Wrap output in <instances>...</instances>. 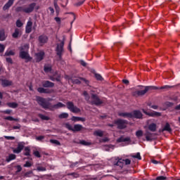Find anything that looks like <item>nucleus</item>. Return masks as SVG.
<instances>
[{"mask_svg": "<svg viewBox=\"0 0 180 180\" xmlns=\"http://www.w3.org/2000/svg\"><path fill=\"white\" fill-rule=\"evenodd\" d=\"M36 101L37 102L38 105L41 106L45 110H51L54 111L56 109H60V108H65V104L58 102L57 104L51 105V103L47 100V98L37 96Z\"/></svg>", "mask_w": 180, "mask_h": 180, "instance_id": "f257e3e1", "label": "nucleus"}, {"mask_svg": "<svg viewBox=\"0 0 180 180\" xmlns=\"http://www.w3.org/2000/svg\"><path fill=\"white\" fill-rule=\"evenodd\" d=\"M141 87V89H143V88H144L143 90H136L135 91H134L132 93L133 96H134L135 98H139V96H144V94L146 92H148V91H153V90H156V89H169L171 88H172V86H169V85H165L160 87H157V86H139Z\"/></svg>", "mask_w": 180, "mask_h": 180, "instance_id": "f03ea898", "label": "nucleus"}, {"mask_svg": "<svg viewBox=\"0 0 180 180\" xmlns=\"http://www.w3.org/2000/svg\"><path fill=\"white\" fill-rule=\"evenodd\" d=\"M65 127L68 129V130H70V131H73V133H78L84 130V127L79 124H75L72 127V125L70 123H65Z\"/></svg>", "mask_w": 180, "mask_h": 180, "instance_id": "7ed1b4c3", "label": "nucleus"}, {"mask_svg": "<svg viewBox=\"0 0 180 180\" xmlns=\"http://www.w3.org/2000/svg\"><path fill=\"white\" fill-rule=\"evenodd\" d=\"M19 57L22 58V60H25V63H29L33 60V58L31 57L29 52L23 50V47H21L20 49Z\"/></svg>", "mask_w": 180, "mask_h": 180, "instance_id": "20e7f679", "label": "nucleus"}, {"mask_svg": "<svg viewBox=\"0 0 180 180\" xmlns=\"http://www.w3.org/2000/svg\"><path fill=\"white\" fill-rule=\"evenodd\" d=\"M91 101L90 102L91 105H95L96 106H101V105L103 104V101L99 98L95 94H91Z\"/></svg>", "mask_w": 180, "mask_h": 180, "instance_id": "39448f33", "label": "nucleus"}, {"mask_svg": "<svg viewBox=\"0 0 180 180\" xmlns=\"http://www.w3.org/2000/svg\"><path fill=\"white\" fill-rule=\"evenodd\" d=\"M114 123L117 125V129L123 130L127 127L129 122L126 120L118 119L115 120Z\"/></svg>", "mask_w": 180, "mask_h": 180, "instance_id": "423d86ee", "label": "nucleus"}, {"mask_svg": "<svg viewBox=\"0 0 180 180\" xmlns=\"http://www.w3.org/2000/svg\"><path fill=\"white\" fill-rule=\"evenodd\" d=\"M67 109L71 111L72 113H79L81 112V109L74 105L72 101H68L66 103Z\"/></svg>", "mask_w": 180, "mask_h": 180, "instance_id": "0eeeda50", "label": "nucleus"}, {"mask_svg": "<svg viewBox=\"0 0 180 180\" xmlns=\"http://www.w3.org/2000/svg\"><path fill=\"white\" fill-rule=\"evenodd\" d=\"M34 8H36V3H32L28 6H24L25 13H32V12L34 11Z\"/></svg>", "mask_w": 180, "mask_h": 180, "instance_id": "6e6552de", "label": "nucleus"}, {"mask_svg": "<svg viewBox=\"0 0 180 180\" xmlns=\"http://www.w3.org/2000/svg\"><path fill=\"white\" fill-rule=\"evenodd\" d=\"M56 54L58 56L59 60L63 59V53L64 51V46H56Z\"/></svg>", "mask_w": 180, "mask_h": 180, "instance_id": "1a4fd4ad", "label": "nucleus"}, {"mask_svg": "<svg viewBox=\"0 0 180 180\" xmlns=\"http://www.w3.org/2000/svg\"><path fill=\"white\" fill-rule=\"evenodd\" d=\"M44 52L40 51L35 53V61L36 63H40L44 58Z\"/></svg>", "mask_w": 180, "mask_h": 180, "instance_id": "9d476101", "label": "nucleus"}, {"mask_svg": "<svg viewBox=\"0 0 180 180\" xmlns=\"http://www.w3.org/2000/svg\"><path fill=\"white\" fill-rule=\"evenodd\" d=\"M132 119H143V113L139 110H135L132 112Z\"/></svg>", "mask_w": 180, "mask_h": 180, "instance_id": "9b49d317", "label": "nucleus"}, {"mask_svg": "<svg viewBox=\"0 0 180 180\" xmlns=\"http://www.w3.org/2000/svg\"><path fill=\"white\" fill-rule=\"evenodd\" d=\"M0 82H1V85L4 88H6V86H12V81L6 79H0Z\"/></svg>", "mask_w": 180, "mask_h": 180, "instance_id": "f8f14e48", "label": "nucleus"}, {"mask_svg": "<svg viewBox=\"0 0 180 180\" xmlns=\"http://www.w3.org/2000/svg\"><path fill=\"white\" fill-rule=\"evenodd\" d=\"M23 148H25V145H23L22 143H19L17 148L15 149H13V152L15 154H20V153H22Z\"/></svg>", "mask_w": 180, "mask_h": 180, "instance_id": "ddd939ff", "label": "nucleus"}, {"mask_svg": "<svg viewBox=\"0 0 180 180\" xmlns=\"http://www.w3.org/2000/svg\"><path fill=\"white\" fill-rule=\"evenodd\" d=\"M22 36V30L19 28H15L14 32L12 34L13 39H19Z\"/></svg>", "mask_w": 180, "mask_h": 180, "instance_id": "4468645a", "label": "nucleus"}, {"mask_svg": "<svg viewBox=\"0 0 180 180\" xmlns=\"http://www.w3.org/2000/svg\"><path fill=\"white\" fill-rule=\"evenodd\" d=\"M42 86L44 88H54V83L49 80H46L42 82Z\"/></svg>", "mask_w": 180, "mask_h": 180, "instance_id": "2eb2a0df", "label": "nucleus"}, {"mask_svg": "<svg viewBox=\"0 0 180 180\" xmlns=\"http://www.w3.org/2000/svg\"><path fill=\"white\" fill-rule=\"evenodd\" d=\"M38 40L39 43L45 44V43H47V41H49V37L46 35L42 34L39 37Z\"/></svg>", "mask_w": 180, "mask_h": 180, "instance_id": "dca6fc26", "label": "nucleus"}, {"mask_svg": "<svg viewBox=\"0 0 180 180\" xmlns=\"http://www.w3.org/2000/svg\"><path fill=\"white\" fill-rule=\"evenodd\" d=\"M118 116H120L121 117H128L129 119H133L132 112H119Z\"/></svg>", "mask_w": 180, "mask_h": 180, "instance_id": "f3484780", "label": "nucleus"}, {"mask_svg": "<svg viewBox=\"0 0 180 180\" xmlns=\"http://www.w3.org/2000/svg\"><path fill=\"white\" fill-rule=\"evenodd\" d=\"M144 136H146V141H153V136H154V134L150 132L149 131H146Z\"/></svg>", "mask_w": 180, "mask_h": 180, "instance_id": "a211bd4d", "label": "nucleus"}, {"mask_svg": "<svg viewBox=\"0 0 180 180\" xmlns=\"http://www.w3.org/2000/svg\"><path fill=\"white\" fill-rule=\"evenodd\" d=\"M15 0H8V1L4 6L3 11H8L9 8L13 5Z\"/></svg>", "mask_w": 180, "mask_h": 180, "instance_id": "6ab92c4d", "label": "nucleus"}, {"mask_svg": "<svg viewBox=\"0 0 180 180\" xmlns=\"http://www.w3.org/2000/svg\"><path fill=\"white\" fill-rule=\"evenodd\" d=\"M32 26H33V22L32 21H28L25 27V33H32Z\"/></svg>", "mask_w": 180, "mask_h": 180, "instance_id": "aec40b11", "label": "nucleus"}, {"mask_svg": "<svg viewBox=\"0 0 180 180\" xmlns=\"http://www.w3.org/2000/svg\"><path fill=\"white\" fill-rule=\"evenodd\" d=\"M37 91L39 94H51V90H50L49 89H44L43 87H39L37 89Z\"/></svg>", "mask_w": 180, "mask_h": 180, "instance_id": "412c9836", "label": "nucleus"}, {"mask_svg": "<svg viewBox=\"0 0 180 180\" xmlns=\"http://www.w3.org/2000/svg\"><path fill=\"white\" fill-rule=\"evenodd\" d=\"M162 131H168V133H172V129L171 128V125L169 123L167 122L162 129Z\"/></svg>", "mask_w": 180, "mask_h": 180, "instance_id": "4be33fe9", "label": "nucleus"}, {"mask_svg": "<svg viewBox=\"0 0 180 180\" xmlns=\"http://www.w3.org/2000/svg\"><path fill=\"white\" fill-rule=\"evenodd\" d=\"M130 137L124 138L121 136L117 139V143H126V141H130Z\"/></svg>", "mask_w": 180, "mask_h": 180, "instance_id": "5701e85b", "label": "nucleus"}, {"mask_svg": "<svg viewBox=\"0 0 180 180\" xmlns=\"http://www.w3.org/2000/svg\"><path fill=\"white\" fill-rule=\"evenodd\" d=\"M148 130L150 131H157V124L155 123H151L148 127Z\"/></svg>", "mask_w": 180, "mask_h": 180, "instance_id": "b1692460", "label": "nucleus"}, {"mask_svg": "<svg viewBox=\"0 0 180 180\" xmlns=\"http://www.w3.org/2000/svg\"><path fill=\"white\" fill-rule=\"evenodd\" d=\"M72 122H85V118L81 117L72 116L71 118Z\"/></svg>", "mask_w": 180, "mask_h": 180, "instance_id": "393cba45", "label": "nucleus"}, {"mask_svg": "<svg viewBox=\"0 0 180 180\" xmlns=\"http://www.w3.org/2000/svg\"><path fill=\"white\" fill-rule=\"evenodd\" d=\"M150 117H160L161 116V112L157 111H152L149 114Z\"/></svg>", "mask_w": 180, "mask_h": 180, "instance_id": "a878e982", "label": "nucleus"}, {"mask_svg": "<svg viewBox=\"0 0 180 180\" xmlns=\"http://www.w3.org/2000/svg\"><path fill=\"white\" fill-rule=\"evenodd\" d=\"M13 160H16V155L10 154L8 157L6 159V162H11Z\"/></svg>", "mask_w": 180, "mask_h": 180, "instance_id": "bb28decb", "label": "nucleus"}, {"mask_svg": "<svg viewBox=\"0 0 180 180\" xmlns=\"http://www.w3.org/2000/svg\"><path fill=\"white\" fill-rule=\"evenodd\" d=\"M7 106H8V108H11L12 109H16V108H18L19 105L18 104V103L12 102L7 103Z\"/></svg>", "mask_w": 180, "mask_h": 180, "instance_id": "cd10ccee", "label": "nucleus"}, {"mask_svg": "<svg viewBox=\"0 0 180 180\" xmlns=\"http://www.w3.org/2000/svg\"><path fill=\"white\" fill-rule=\"evenodd\" d=\"M5 39H6V35H5V30H1L0 31V40L1 41H4V40H5Z\"/></svg>", "mask_w": 180, "mask_h": 180, "instance_id": "c85d7f7f", "label": "nucleus"}, {"mask_svg": "<svg viewBox=\"0 0 180 180\" xmlns=\"http://www.w3.org/2000/svg\"><path fill=\"white\" fill-rule=\"evenodd\" d=\"M24 150H25L24 155H25L26 157H30V148L28 146H26Z\"/></svg>", "mask_w": 180, "mask_h": 180, "instance_id": "c756f323", "label": "nucleus"}, {"mask_svg": "<svg viewBox=\"0 0 180 180\" xmlns=\"http://www.w3.org/2000/svg\"><path fill=\"white\" fill-rule=\"evenodd\" d=\"M114 165H116L117 167H120V168H122L124 165L123 160L120 159L117 162L114 164Z\"/></svg>", "mask_w": 180, "mask_h": 180, "instance_id": "7c9ffc66", "label": "nucleus"}, {"mask_svg": "<svg viewBox=\"0 0 180 180\" xmlns=\"http://www.w3.org/2000/svg\"><path fill=\"white\" fill-rule=\"evenodd\" d=\"M68 112H62L58 115V117L59 119H68Z\"/></svg>", "mask_w": 180, "mask_h": 180, "instance_id": "2f4dec72", "label": "nucleus"}, {"mask_svg": "<svg viewBox=\"0 0 180 180\" xmlns=\"http://www.w3.org/2000/svg\"><path fill=\"white\" fill-rule=\"evenodd\" d=\"M38 117L41 119V120H50V117L49 116H46L43 114H39Z\"/></svg>", "mask_w": 180, "mask_h": 180, "instance_id": "473e14b6", "label": "nucleus"}, {"mask_svg": "<svg viewBox=\"0 0 180 180\" xmlns=\"http://www.w3.org/2000/svg\"><path fill=\"white\" fill-rule=\"evenodd\" d=\"M4 56H6V57H9V56H15V52L12 50L6 51Z\"/></svg>", "mask_w": 180, "mask_h": 180, "instance_id": "72a5a7b5", "label": "nucleus"}, {"mask_svg": "<svg viewBox=\"0 0 180 180\" xmlns=\"http://www.w3.org/2000/svg\"><path fill=\"white\" fill-rule=\"evenodd\" d=\"M5 120H9L10 122H18V119L17 118H13V117H11V116H8V117H6L5 118Z\"/></svg>", "mask_w": 180, "mask_h": 180, "instance_id": "f704fd0d", "label": "nucleus"}, {"mask_svg": "<svg viewBox=\"0 0 180 180\" xmlns=\"http://www.w3.org/2000/svg\"><path fill=\"white\" fill-rule=\"evenodd\" d=\"M54 6H55L56 12L57 15H58V13H60V6H58V4H57L56 1H54Z\"/></svg>", "mask_w": 180, "mask_h": 180, "instance_id": "c9c22d12", "label": "nucleus"}, {"mask_svg": "<svg viewBox=\"0 0 180 180\" xmlns=\"http://www.w3.org/2000/svg\"><path fill=\"white\" fill-rule=\"evenodd\" d=\"M79 144H82V146H91V142L86 141L84 140L79 141Z\"/></svg>", "mask_w": 180, "mask_h": 180, "instance_id": "e433bc0d", "label": "nucleus"}, {"mask_svg": "<svg viewBox=\"0 0 180 180\" xmlns=\"http://www.w3.org/2000/svg\"><path fill=\"white\" fill-rule=\"evenodd\" d=\"M37 171H38V172H44V171H47V169L44 167L39 166L37 167Z\"/></svg>", "mask_w": 180, "mask_h": 180, "instance_id": "4c0bfd02", "label": "nucleus"}, {"mask_svg": "<svg viewBox=\"0 0 180 180\" xmlns=\"http://www.w3.org/2000/svg\"><path fill=\"white\" fill-rule=\"evenodd\" d=\"M50 143H51L52 144H56V146H61V143L56 139H51Z\"/></svg>", "mask_w": 180, "mask_h": 180, "instance_id": "58836bf2", "label": "nucleus"}, {"mask_svg": "<svg viewBox=\"0 0 180 180\" xmlns=\"http://www.w3.org/2000/svg\"><path fill=\"white\" fill-rule=\"evenodd\" d=\"M15 11L16 12H23L25 13V6L17 7Z\"/></svg>", "mask_w": 180, "mask_h": 180, "instance_id": "ea45409f", "label": "nucleus"}, {"mask_svg": "<svg viewBox=\"0 0 180 180\" xmlns=\"http://www.w3.org/2000/svg\"><path fill=\"white\" fill-rule=\"evenodd\" d=\"M51 70H52L51 66H44V71L45 72H51Z\"/></svg>", "mask_w": 180, "mask_h": 180, "instance_id": "a19ab883", "label": "nucleus"}, {"mask_svg": "<svg viewBox=\"0 0 180 180\" xmlns=\"http://www.w3.org/2000/svg\"><path fill=\"white\" fill-rule=\"evenodd\" d=\"M33 154L35 157H37V158H41V155H40V152H39V150L34 151Z\"/></svg>", "mask_w": 180, "mask_h": 180, "instance_id": "79ce46f5", "label": "nucleus"}, {"mask_svg": "<svg viewBox=\"0 0 180 180\" xmlns=\"http://www.w3.org/2000/svg\"><path fill=\"white\" fill-rule=\"evenodd\" d=\"M15 168H16V171H15V174H19V172H20L22 171V166L20 165H17V166H15Z\"/></svg>", "mask_w": 180, "mask_h": 180, "instance_id": "37998d69", "label": "nucleus"}, {"mask_svg": "<svg viewBox=\"0 0 180 180\" xmlns=\"http://www.w3.org/2000/svg\"><path fill=\"white\" fill-rule=\"evenodd\" d=\"M15 24L17 27H22V26H23V22L20 21V20H18Z\"/></svg>", "mask_w": 180, "mask_h": 180, "instance_id": "c03bdc74", "label": "nucleus"}, {"mask_svg": "<svg viewBox=\"0 0 180 180\" xmlns=\"http://www.w3.org/2000/svg\"><path fill=\"white\" fill-rule=\"evenodd\" d=\"M96 136H98V137H103V132L102 131H96L95 132Z\"/></svg>", "mask_w": 180, "mask_h": 180, "instance_id": "a18cd8bd", "label": "nucleus"}, {"mask_svg": "<svg viewBox=\"0 0 180 180\" xmlns=\"http://www.w3.org/2000/svg\"><path fill=\"white\" fill-rule=\"evenodd\" d=\"M73 84H76V85H79L81 84V80L79 79H73L72 80Z\"/></svg>", "mask_w": 180, "mask_h": 180, "instance_id": "49530a36", "label": "nucleus"}, {"mask_svg": "<svg viewBox=\"0 0 180 180\" xmlns=\"http://www.w3.org/2000/svg\"><path fill=\"white\" fill-rule=\"evenodd\" d=\"M136 137H142L143 131L141 130L136 131Z\"/></svg>", "mask_w": 180, "mask_h": 180, "instance_id": "de8ad7c7", "label": "nucleus"}, {"mask_svg": "<svg viewBox=\"0 0 180 180\" xmlns=\"http://www.w3.org/2000/svg\"><path fill=\"white\" fill-rule=\"evenodd\" d=\"M122 162L124 163L125 162V165H130V164H131V160H130L129 159L122 160Z\"/></svg>", "mask_w": 180, "mask_h": 180, "instance_id": "09e8293b", "label": "nucleus"}, {"mask_svg": "<svg viewBox=\"0 0 180 180\" xmlns=\"http://www.w3.org/2000/svg\"><path fill=\"white\" fill-rule=\"evenodd\" d=\"M95 77L98 81H102V79H103L102 76L98 73L95 74Z\"/></svg>", "mask_w": 180, "mask_h": 180, "instance_id": "8fccbe9b", "label": "nucleus"}, {"mask_svg": "<svg viewBox=\"0 0 180 180\" xmlns=\"http://www.w3.org/2000/svg\"><path fill=\"white\" fill-rule=\"evenodd\" d=\"M23 167H25V168H30V167H32V163H30L29 161H27Z\"/></svg>", "mask_w": 180, "mask_h": 180, "instance_id": "3c124183", "label": "nucleus"}, {"mask_svg": "<svg viewBox=\"0 0 180 180\" xmlns=\"http://www.w3.org/2000/svg\"><path fill=\"white\" fill-rule=\"evenodd\" d=\"M32 174H33V171L27 172L25 174V176H26L27 178H30V175H32Z\"/></svg>", "mask_w": 180, "mask_h": 180, "instance_id": "603ef678", "label": "nucleus"}, {"mask_svg": "<svg viewBox=\"0 0 180 180\" xmlns=\"http://www.w3.org/2000/svg\"><path fill=\"white\" fill-rule=\"evenodd\" d=\"M133 158H136L137 160H141V155L140 153H137L136 155L133 156Z\"/></svg>", "mask_w": 180, "mask_h": 180, "instance_id": "864d4df0", "label": "nucleus"}, {"mask_svg": "<svg viewBox=\"0 0 180 180\" xmlns=\"http://www.w3.org/2000/svg\"><path fill=\"white\" fill-rule=\"evenodd\" d=\"M156 180H167V176H159L156 177Z\"/></svg>", "mask_w": 180, "mask_h": 180, "instance_id": "5fc2aeb1", "label": "nucleus"}, {"mask_svg": "<svg viewBox=\"0 0 180 180\" xmlns=\"http://www.w3.org/2000/svg\"><path fill=\"white\" fill-rule=\"evenodd\" d=\"M6 63H8V64H13V60L11 58H6Z\"/></svg>", "mask_w": 180, "mask_h": 180, "instance_id": "6e6d98bb", "label": "nucleus"}, {"mask_svg": "<svg viewBox=\"0 0 180 180\" xmlns=\"http://www.w3.org/2000/svg\"><path fill=\"white\" fill-rule=\"evenodd\" d=\"M36 140H37V141H41L42 140H44V136H37Z\"/></svg>", "mask_w": 180, "mask_h": 180, "instance_id": "4d7b16f0", "label": "nucleus"}, {"mask_svg": "<svg viewBox=\"0 0 180 180\" xmlns=\"http://www.w3.org/2000/svg\"><path fill=\"white\" fill-rule=\"evenodd\" d=\"M79 79H81V81H84L85 82L86 85H89V81L86 80L85 78L84 77H79Z\"/></svg>", "mask_w": 180, "mask_h": 180, "instance_id": "13d9d810", "label": "nucleus"}, {"mask_svg": "<svg viewBox=\"0 0 180 180\" xmlns=\"http://www.w3.org/2000/svg\"><path fill=\"white\" fill-rule=\"evenodd\" d=\"M4 139L6 140H15V136H4Z\"/></svg>", "mask_w": 180, "mask_h": 180, "instance_id": "bf43d9fd", "label": "nucleus"}, {"mask_svg": "<svg viewBox=\"0 0 180 180\" xmlns=\"http://www.w3.org/2000/svg\"><path fill=\"white\" fill-rule=\"evenodd\" d=\"M86 0H83L82 1H79L76 4V6H81V5H83L84 2H85Z\"/></svg>", "mask_w": 180, "mask_h": 180, "instance_id": "052dcab7", "label": "nucleus"}, {"mask_svg": "<svg viewBox=\"0 0 180 180\" xmlns=\"http://www.w3.org/2000/svg\"><path fill=\"white\" fill-rule=\"evenodd\" d=\"M68 175H71L72 176H74V178H78V176H79V175L77 173H70Z\"/></svg>", "mask_w": 180, "mask_h": 180, "instance_id": "680f3d73", "label": "nucleus"}, {"mask_svg": "<svg viewBox=\"0 0 180 180\" xmlns=\"http://www.w3.org/2000/svg\"><path fill=\"white\" fill-rule=\"evenodd\" d=\"M79 63L81 64V65H82V67L86 66V63L84 62L83 60H79Z\"/></svg>", "mask_w": 180, "mask_h": 180, "instance_id": "e2e57ef3", "label": "nucleus"}, {"mask_svg": "<svg viewBox=\"0 0 180 180\" xmlns=\"http://www.w3.org/2000/svg\"><path fill=\"white\" fill-rule=\"evenodd\" d=\"M4 113L6 115H11V113H12V110H6L4 111Z\"/></svg>", "mask_w": 180, "mask_h": 180, "instance_id": "0e129e2a", "label": "nucleus"}, {"mask_svg": "<svg viewBox=\"0 0 180 180\" xmlns=\"http://www.w3.org/2000/svg\"><path fill=\"white\" fill-rule=\"evenodd\" d=\"M55 20H56V22H57V23H59V24L61 23V18H60L58 17L55 18Z\"/></svg>", "mask_w": 180, "mask_h": 180, "instance_id": "69168bd1", "label": "nucleus"}, {"mask_svg": "<svg viewBox=\"0 0 180 180\" xmlns=\"http://www.w3.org/2000/svg\"><path fill=\"white\" fill-rule=\"evenodd\" d=\"M5 51V46H0V53Z\"/></svg>", "mask_w": 180, "mask_h": 180, "instance_id": "338daca9", "label": "nucleus"}, {"mask_svg": "<svg viewBox=\"0 0 180 180\" xmlns=\"http://www.w3.org/2000/svg\"><path fill=\"white\" fill-rule=\"evenodd\" d=\"M123 84H125V85H129V82L128 79H123L122 80Z\"/></svg>", "mask_w": 180, "mask_h": 180, "instance_id": "774afa93", "label": "nucleus"}]
</instances>
